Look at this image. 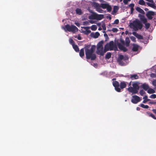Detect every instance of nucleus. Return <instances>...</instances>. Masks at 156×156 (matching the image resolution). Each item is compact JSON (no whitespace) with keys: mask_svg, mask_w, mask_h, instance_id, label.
Masks as SVG:
<instances>
[{"mask_svg":"<svg viewBox=\"0 0 156 156\" xmlns=\"http://www.w3.org/2000/svg\"><path fill=\"white\" fill-rule=\"evenodd\" d=\"M155 15V13L154 12L152 11H149L147 12L146 16L149 20H152L153 18L152 16H154Z\"/></svg>","mask_w":156,"mask_h":156,"instance_id":"nucleus-10","label":"nucleus"},{"mask_svg":"<svg viewBox=\"0 0 156 156\" xmlns=\"http://www.w3.org/2000/svg\"><path fill=\"white\" fill-rule=\"evenodd\" d=\"M104 36L105 37H107L108 38V36L107 35V34H104Z\"/></svg>","mask_w":156,"mask_h":156,"instance_id":"nucleus-55","label":"nucleus"},{"mask_svg":"<svg viewBox=\"0 0 156 156\" xmlns=\"http://www.w3.org/2000/svg\"><path fill=\"white\" fill-rule=\"evenodd\" d=\"M76 14L79 15H81L83 13L80 9L77 8L76 10Z\"/></svg>","mask_w":156,"mask_h":156,"instance_id":"nucleus-22","label":"nucleus"},{"mask_svg":"<svg viewBox=\"0 0 156 156\" xmlns=\"http://www.w3.org/2000/svg\"><path fill=\"white\" fill-rule=\"evenodd\" d=\"M146 102H147L146 99H144L143 101V103H145Z\"/></svg>","mask_w":156,"mask_h":156,"instance_id":"nucleus-54","label":"nucleus"},{"mask_svg":"<svg viewBox=\"0 0 156 156\" xmlns=\"http://www.w3.org/2000/svg\"><path fill=\"white\" fill-rule=\"evenodd\" d=\"M92 13L88 17V18L90 20H101L104 17L103 14H98L94 12H92Z\"/></svg>","mask_w":156,"mask_h":156,"instance_id":"nucleus-6","label":"nucleus"},{"mask_svg":"<svg viewBox=\"0 0 156 156\" xmlns=\"http://www.w3.org/2000/svg\"><path fill=\"white\" fill-rule=\"evenodd\" d=\"M122 0H120V2H121L122 1Z\"/></svg>","mask_w":156,"mask_h":156,"instance_id":"nucleus-64","label":"nucleus"},{"mask_svg":"<svg viewBox=\"0 0 156 156\" xmlns=\"http://www.w3.org/2000/svg\"><path fill=\"white\" fill-rule=\"evenodd\" d=\"M84 48H82V49H80V52H79L80 56L81 57H83L84 55Z\"/></svg>","mask_w":156,"mask_h":156,"instance_id":"nucleus-24","label":"nucleus"},{"mask_svg":"<svg viewBox=\"0 0 156 156\" xmlns=\"http://www.w3.org/2000/svg\"><path fill=\"white\" fill-rule=\"evenodd\" d=\"M106 9H107V11L109 12H110L111 11L112 9V8L111 6L109 4H108Z\"/></svg>","mask_w":156,"mask_h":156,"instance_id":"nucleus-31","label":"nucleus"},{"mask_svg":"<svg viewBox=\"0 0 156 156\" xmlns=\"http://www.w3.org/2000/svg\"><path fill=\"white\" fill-rule=\"evenodd\" d=\"M136 10L139 12L143 14H145V12L140 7H137L136 8Z\"/></svg>","mask_w":156,"mask_h":156,"instance_id":"nucleus-21","label":"nucleus"},{"mask_svg":"<svg viewBox=\"0 0 156 156\" xmlns=\"http://www.w3.org/2000/svg\"><path fill=\"white\" fill-rule=\"evenodd\" d=\"M148 98V97L147 95H145L143 98V99H146Z\"/></svg>","mask_w":156,"mask_h":156,"instance_id":"nucleus-53","label":"nucleus"},{"mask_svg":"<svg viewBox=\"0 0 156 156\" xmlns=\"http://www.w3.org/2000/svg\"><path fill=\"white\" fill-rule=\"evenodd\" d=\"M131 0H123V2L125 5L127 4L128 2H130Z\"/></svg>","mask_w":156,"mask_h":156,"instance_id":"nucleus-44","label":"nucleus"},{"mask_svg":"<svg viewBox=\"0 0 156 156\" xmlns=\"http://www.w3.org/2000/svg\"><path fill=\"white\" fill-rule=\"evenodd\" d=\"M119 20L116 19L114 21V23L113 24H117L119 23Z\"/></svg>","mask_w":156,"mask_h":156,"instance_id":"nucleus-42","label":"nucleus"},{"mask_svg":"<svg viewBox=\"0 0 156 156\" xmlns=\"http://www.w3.org/2000/svg\"><path fill=\"white\" fill-rule=\"evenodd\" d=\"M89 22H90V23H94V21L90 20Z\"/></svg>","mask_w":156,"mask_h":156,"instance_id":"nucleus-56","label":"nucleus"},{"mask_svg":"<svg viewBox=\"0 0 156 156\" xmlns=\"http://www.w3.org/2000/svg\"><path fill=\"white\" fill-rule=\"evenodd\" d=\"M140 101V99L139 97L137 95H134L132 96L131 99V102L134 104H136Z\"/></svg>","mask_w":156,"mask_h":156,"instance_id":"nucleus-9","label":"nucleus"},{"mask_svg":"<svg viewBox=\"0 0 156 156\" xmlns=\"http://www.w3.org/2000/svg\"><path fill=\"white\" fill-rule=\"evenodd\" d=\"M139 47V46L137 45H136V44L133 45V48L132 49V50L133 51H137Z\"/></svg>","mask_w":156,"mask_h":156,"instance_id":"nucleus-23","label":"nucleus"},{"mask_svg":"<svg viewBox=\"0 0 156 156\" xmlns=\"http://www.w3.org/2000/svg\"><path fill=\"white\" fill-rule=\"evenodd\" d=\"M140 93L141 96H143L145 93V92L143 90H140Z\"/></svg>","mask_w":156,"mask_h":156,"instance_id":"nucleus-39","label":"nucleus"},{"mask_svg":"<svg viewBox=\"0 0 156 156\" xmlns=\"http://www.w3.org/2000/svg\"><path fill=\"white\" fill-rule=\"evenodd\" d=\"M108 18H109L110 20L111 19V16L110 15L109 17H108Z\"/></svg>","mask_w":156,"mask_h":156,"instance_id":"nucleus-59","label":"nucleus"},{"mask_svg":"<svg viewBox=\"0 0 156 156\" xmlns=\"http://www.w3.org/2000/svg\"><path fill=\"white\" fill-rule=\"evenodd\" d=\"M147 113L148 115L149 116L152 117L154 119H156V117L152 113L147 112Z\"/></svg>","mask_w":156,"mask_h":156,"instance_id":"nucleus-27","label":"nucleus"},{"mask_svg":"<svg viewBox=\"0 0 156 156\" xmlns=\"http://www.w3.org/2000/svg\"><path fill=\"white\" fill-rule=\"evenodd\" d=\"M103 43L104 41H100L97 45L96 53L98 55H100L101 56L104 55V53L107 51L106 49H105V48L104 50L103 46Z\"/></svg>","mask_w":156,"mask_h":156,"instance_id":"nucleus-4","label":"nucleus"},{"mask_svg":"<svg viewBox=\"0 0 156 156\" xmlns=\"http://www.w3.org/2000/svg\"><path fill=\"white\" fill-rule=\"evenodd\" d=\"M128 31H127V30H126V31H125V34H128Z\"/></svg>","mask_w":156,"mask_h":156,"instance_id":"nucleus-61","label":"nucleus"},{"mask_svg":"<svg viewBox=\"0 0 156 156\" xmlns=\"http://www.w3.org/2000/svg\"><path fill=\"white\" fill-rule=\"evenodd\" d=\"M145 25V28L146 29H148L150 27V24L149 23H147V22L145 23H144Z\"/></svg>","mask_w":156,"mask_h":156,"instance_id":"nucleus-33","label":"nucleus"},{"mask_svg":"<svg viewBox=\"0 0 156 156\" xmlns=\"http://www.w3.org/2000/svg\"><path fill=\"white\" fill-rule=\"evenodd\" d=\"M130 92L132 93L133 94H136L138 93V91L136 90H134L133 87H130L127 89Z\"/></svg>","mask_w":156,"mask_h":156,"instance_id":"nucleus-14","label":"nucleus"},{"mask_svg":"<svg viewBox=\"0 0 156 156\" xmlns=\"http://www.w3.org/2000/svg\"><path fill=\"white\" fill-rule=\"evenodd\" d=\"M135 4L134 3H131L129 5V7L130 8H133L134 7Z\"/></svg>","mask_w":156,"mask_h":156,"instance_id":"nucleus-41","label":"nucleus"},{"mask_svg":"<svg viewBox=\"0 0 156 156\" xmlns=\"http://www.w3.org/2000/svg\"><path fill=\"white\" fill-rule=\"evenodd\" d=\"M129 26L130 28L136 31L139 30L141 29L143 25L139 20L136 19L130 23Z\"/></svg>","mask_w":156,"mask_h":156,"instance_id":"nucleus-3","label":"nucleus"},{"mask_svg":"<svg viewBox=\"0 0 156 156\" xmlns=\"http://www.w3.org/2000/svg\"><path fill=\"white\" fill-rule=\"evenodd\" d=\"M101 27L104 30H106L105 25V24H103L102 25Z\"/></svg>","mask_w":156,"mask_h":156,"instance_id":"nucleus-45","label":"nucleus"},{"mask_svg":"<svg viewBox=\"0 0 156 156\" xmlns=\"http://www.w3.org/2000/svg\"><path fill=\"white\" fill-rule=\"evenodd\" d=\"M111 53L110 52H108L106 53V54L105 56L106 59H109L111 58Z\"/></svg>","mask_w":156,"mask_h":156,"instance_id":"nucleus-29","label":"nucleus"},{"mask_svg":"<svg viewBox=\"0 0 156 156\" xmlns=\"http://www.w3.org/2000/svg\"><path fill=\"white\" fill-rule=\"evenodd\" d=\"M150 98H151L155 99L156 98V94H152L150 96Z\"/></svg>","mask_w":156,"mask_h":156,"instance_id":"nucleus-40","label":"nucleus"},{"mask_svg":"<svg viewBox=\"0 0 156 156\" xmlns=\"http://www.w3.org/2000/svg\"><path fill=\"white\" fill-rule=\"evenodd\" d=\"M134 10V8H130V14H133Z\"/></svg>","mask_w":156,"mask_h":156,"instance_id":"nucleus-49","label":"nucleus"},{"mask_svg":"<svg viewBox=\"0 0 156 156\" xmlns=\"http://www.w3.org/2000/svg\"><path fill=\"white\" fill-rule=\"evenodd\" d=\"M138 3L141 5H145V2L144 0H140Z\"/></svg>","mask_w":156,"mask_h":156,"instance_id":"nucleus-32","label":"nucleus"},{"mask_svg":"<svg viewBox=\"0 0 156 156\" xmlns=\"http://www.w3.org/2000/svg\"><path fill=\"white\" fill-rule=\"evenodd\" d=\"M131 82H130L129 83V86H130L131 85Z\"/></svg>","mask_w":156,"mask_h":156,"instance_id":"nucleus-62","label":"nucleus"},{"mask_svg":"<svg viewBox=\"0 0 156 156\" xmlns=\"http://www.w3.org/2000/svg\"><path fill=\"white\" fill-rule=\"evenodd\" d=\"M147 92L149 94H153L155 93V91L152 88H149Z\"/></svg>","mask_w":156,"mask_h":156,"instance_id":"nucleus-30","label":"nucleus"},{"mask_svg":"<svg viewBox=\"0 0 156 156\" xmlns=\"http://www.w3.org/2000/svg\"><path fill=\"white\" fill-rule=\"evenodd\" d=\"M69 42L72 45V46L73 45H75V42L73 41V40L72 39H69Z\"/></svg>","mask_w":156,"mask_h":156,"instance_id":"nucleus-37","label":"nucleus"},{"mask_svg":"<svg viewBox=\"0 0 156 156\" xmlns=\"http://www.w3.org/2000/svg\"><path fill=\"white\" fill-rule=\"evenodd\" d=\"M136 110L138 111H139L140 110V108L139 107H137Z\"/></svg>","mask_w":156,"mask_h":156,"instance_id":"nucleus-57","label":"nucleus"},{"mask_svg":"<svg viewBox=\"0 0 156 156\" xmlns=\"http://www.w3.org/2000/svg\"><path fill=\"white\" fill-rule=\"evenodd\" d=\"M65 28L66 30L69 32H72L73 33H75L78 31V28L76 26L73 25L70 26L69 24H66L65 26Z\"/></svg>","mask_w":156,"mask_h":156,"instance_id":"nucleus-7","label":"nucleus"},{"mask_svg":"<svg viewBox=\"0 0 156 156\" xmlns=\"http://www.w3.org/2000/svg\"><path fill=\"white\" fill-rule=\"evenodd\" d=\"M117 45L118 46L119 48L121 50L123 51L124 52L126 51L127 49L123 46L124 45L122 44H121L118 42Z\"/></svg>","mask_w":156,"mask_h":156,"instance_id":"nucleus-11","label":"nucleus"},{"mask_svg":"<svg viewBox=\"0 0 156 156\" xmlns=\"http://www.w3.org/2000/svg\"><path fill=\"white\" fill-rule=\"evenodd\" d=\"M120 41L122 44H123V45L125 44V41L123 40L122 39H120Z\"/></svg>","mask_w":156,"mask_h":156,"instance_id":"nucleus-48","label":"nucleus"},{"mask_svg":"<svg viewBox=\"0 0 156 156\" xmlns=\"http://www.w3.org/2000/svg\"><path fill=\"white\" fill-rule=\"evenodd\" d=\"M138 17L140 18V21L143 23H145L147 22V19L145 18L144 16L139 14L138 15Z\"/></svg>","mask_w":156,"mask_h":156,"instance_id":"nucleus-12","label":"nucleus"},{"mask_svg":"<svg viewBox=\"0 0 156 156\" xmlns=\"http://www.w3.org/2000/svg\"><path fill=\"white\" fill-rule=\"evenodd\" d=\"M73 47L76 52H78L79 51V49L77 45L75 44L73 46Z\"/></svg>","mask_w":156,"mask_h":156,"instance_id":"nucleus-28","label":"nucleus"},{"mask_svg":"<svg viewBox=\"0 0 156 156\" xmlns=\"http://www.w3.org/2000/svg\"><path fill=\"white\" fill-rule=\"evenodd\" d=\"M108 4V3H99L93 2L92 3V6L98 12L100 13H103L104 11L101 8L105 9H106Z\"/></svg>","mask_w":156,"mask_h":156,"instance_id":"nucleus-2","label":"nucleus"},{"mask_svg":"<svg viewBox=\"0 0 156 156\" xmlns=\"http://www.w3.org/2000/svg\"><path fill=\"white\" fill-rule=\"evenodd\" d=\"M91 35L95 38H97L100 35V34L98 32H96L95 33H92L91 34Z\"/></svg>","mask_w":156,"mask_h":156,"instance_id":"nucleus-20","label":"nucleus"},{"mask_svg":"<svg viewBox=\"0 0 156 156\" xmlns=\"http://www.w3.org/2000/svg\"><path fill=\"white\" fill-rule=\"evenodd\" d=\"M152 111L156 115V109H153L152 110Z\"/></svg>","mask_w":156,"mask_h":156,"instance_id":"nucleus-51","label":"nucleus"},{"mask_svg":"<svg viewBox=\"0 0 156 156\" xmlns=\"http://www.w3.org/2000/svg\"><path fill=\"white\" fill-rule=\"evenodd\" d=\"M126 47H128L129 45L130 41L129 37H127L126 38Z\"/></svg>","mask_w":156,"mask_h":156,"instance_id":"nucleus-26","label":"nucleus"},{"mask_svg":"<svg viewBox=\"0 0 156 156\" xmlns=\"http://www.w3.org/2000/svg\"><path fill=\"white\" fill-rule=\"evenodd\" d=\"M85 51L86 58L87 59H90L91 60H94L96 58V55L94 54L96 49L95 45L91 46L90 44L85 45Z\"/></svg>","mask_w":156,"mask_h":156,"instance_id":"nucleus-1","label":"nucleus"},{"mask_svg":"<svg viewBox=\"0 0 156 156\" xmlns=\"http://www.w3.org/2000/svg\"><path fill=\"white\" fill-rule=\"evenodd\" d=\"M97 26L95 25H93L91 27V30H92L95 31L97 29Z\"/></svg>","mask_w":156,"mask_h":156,"instance_id":"nucleus-34","label":"nucleus"},{"mask_svg":"<svg viewBox=\"0 0 156 156\" xmlns=\"http://www.w3.org/2000/svg\"><path fill=\"white\" fill-rule=\"evenodd\" d=\"M140 106L141 107H142L144 108H149V107L147 105H145L144 104H142L140 105Z\"/></svg>","mask_w":156,"mask_h":156,"instance_id":"nucleus-35","label":"nucleus"},{"mask_svg":"<svg viewBox=\"0 0 156 156\" xmlns=\"http://www.w3.org/2000/svg\"><path fill=\"white\" fill-rule=\"evenodd\" d=\"M112 84L116 91L119 92H121V89L119 87V83L118 82L116 81H113Z\"/></svg>","mask_w":156,"mask_h":156,"instance_id":"nucleus-8","label":"nucleus"},{"mask_svg":"<svg viewBox=\"0 0 156 156\" xmlns=\"http://www.w3.org/2000/svg\"><path fill=\"white\" fill-rule=\"evenodd\" d=\"M121 89H123L125 88L126 86V82L124 81H122L119 84Z\"/></svg>","mask_w":156,"mask_h":156,"instance_id":"nucleus-19","label":"nucleus"},{"mask_svg":"<svg viewBox=\"0 0 156 156\" xmlns=\"http://www.w3.org/2000/svg\"><path fill=\"white\" fill-rule=\"evenodd\" d=\"M133 34L137 38L140 39H143V37L141 35L139 34L136 32H133Z\"/></svg>","mask_w":156,"mask_h":156,"instance_id":"nucleus-16","label":"nucleus"},{"mask_svg":"<svg viewBox=\"0 0 156 156\" xmlns=\"http://www.w3.org/2000/svg\"><path fill=\"white\" fill-rule=\"evenodd\" d=\"M130 78L132 80H136L138 79L139 76L136 74L131 75Z\"/></svg>","mask_w":156,"mask_h":156,"instance_id":"nucleus-18","label":"nucleus"},{"mask_svg":"<svg viewBox=\"0 0 156 156\" xmlns=\"http://www.w3.org/2000/svg\"><path fill=\"white\" fill-rule=\"evenodd\" d=\"M77 39L78 40H81V37L80 36H79L77 37Z\"/></svg>","mask_w":156,"mask_h":156,"instance_id":"nucleus-52","label":"nucleus"},{"mask_svg":"<svg viewBox=\"0 0 156 156\" xmlns=\"http://www.w3.org/2000/svg\"><path fill=\"white\" fill-rule=\"evenodd\" d=\"M146 100H147V102L148 101H149L150 100V99H148V98H147V99H146Z\"/></svg>","mask_w":156,"mask_h":156,"instance_id":"nucleus-60","label":"nucleus"},{"mask_svg":"<svg viewBox=\"0 0 156 156\" xmlns=\"http://www.w3.org/2000/svg\"><path fill=\"white\" fill-rule=\"evenodd\" d=\"M152 84L155 87V88L156 89V80H154L153 81Z\"/></svg>","mask_w":156,"mask_h":156,"instance_id":"nucleus-43","label":"nucleus"},{"mask_svg":"<svg viewBox=\"0 0 156 156\" xmlns=\"http://www.w3.org/2000/svg\"><path fill=\"white\" fill-rule=\"evenodd\" d=\"M82 28H84V29H86V31H85V34H88L90 33L91 31L90 30H88V27H82Z\"/></svg>","mask_w":156,"mask_h":156,"instance_id":"nucleus-25","label":"nucleus"},{"mask_svg":"<svg viewBox=\"0 0 156 156\" xmlns=\"http://www.w3.org/2000/svg\"><path fill=\"white\" fill-rule=\"evenodd\" d=\"M139 83V82H135L133 83L132 86L134 88V90H136L137 91H138V90L139 89L140 87L138 85Z\"/></svg>","mask_w":156,"mask_h":156,"instance_id":"nucleus-13","label":"nucleus"},{"mask_svg":"<svg viewBox=\"0 0 156 156\" xmlns=\"http://www.w3.org/2000/svg\"><path fill=\"white\" fill-rule=\"evenodd\" d=\"M75 24L78 27L80 26V24L78 22H75Z\"/></svg>","mask_w":156,"mask_h":156,"instance_id":"nucleus-50","label":"nucleus"},{"mask_svg":"<svg viewBox=\"0 0 156 156\" xmlns=\"http://www.w3.org/2000/svg\"><path fill=\"white\" fill-rule=\"evenodd\" d=\"M144 10L145 11H147L148 10V9L147 8H146L144 9Z\"/></svg>","mask_w":156,"mask_h":156,"instance_id":"nucleus-58","label":"nucleus"},{"mask_svg":"<svg viewBox=\"0 0 156 156\" xmlns=\"http://www.w3.org/2000/svg\"><path fill=\"white\" fill-rule=\"evenodd\" d=\"M105 48L107 51L109 49L110 51L114 49L115 51H117L118 50L117 45L115 44H114V42L113 41H111L109 44H106L105 46Z\"/></svg>","mask_w":156,"mask_h":156,"instance_id":"nucleus-5","label":"nucleus"},{"mask_svg":"<svg viewBox=\"0 0 156 156\" xmlns=\"http://www.w3.org/2000/svg\"><path fill=\"white\" fill-rule=\"evenodd\" d=\"M124 58V56L122 55H120L119 56L118 61L119 62H120V61L122 60Z\"/></svg>","mask_w":156,"mask_h":156,"instance_id":"nucleus-38","label":"nucleus"},{"mask_svg":"<svg viewBox=\"0 0 156 156\" xmlns=\"http://www.w3.org/2000/svg\"><path fill=\"white\" fill-rule=\"evenodd\" d=\"M131 39L133 41L135 42L136 41V38L134 37H131Z\"/></svg>","mask_w":156,"mask_h":156,"instance_id":"nucleus-46","label":"nucleus"},{"mask_svg":"<svg viewBox=\"0 0 156 156\" xmlns=\"http://www.w3.org/2000/svg\"><path fill=\"white\" fill-rule=\"evenodd\" d=\"M98 29L99 30H101V28L100 27V28H99Z\"/></svg>","mask_w":156,"mask_h":156,"instance_id":"nucleus-63","label":"nucleus"},{"mask_svg":"<svg viewBox=\"0 0 156 156\" xmlns=\"http://www.w3.org/2000/svg\"><path fill=\"white\" fill-rule=\"evenodd\" d=\"M141 87L144 90H147L149 89V86L148 84H147L146 83H144L142 85Z\"/></svg>","mask_w":156,"mask_h":156,"instance_id":"nucleus-17","label":"nucleus"},{"mask_svg":"<svg viewBox=\"0 0 156 156\" xmlns=\"http://www.w3.org/2000/svg\"><path fill=\"white\" fill-rule=\"evenodd\" d=\"M149 104H155L156 105V101H151L149 102Z\"/></svg>","mask_w":156,"mask_h":156,"instance_id":"nucleus-47","label":"nucleus"},{"mask_svg":"<svg viewBox=\"0 0 156 156\" xmlns=\"http://www.w3.org/2000/svg\"><path fill=\"white\" fill-rule=\"evenodd\" d=\"M112 31L113 32H117L118 31V30L117 28H113L112 30H108V31Z\"/></svg>","mask_w":156,"mask_h":156,"instance_id":"nucleus-36","label":"nucleus"},{"mask_svg":"<svg viewBox=\"0 0 156 156\" xmlns=\"http://www.w3.org/2000/svg\"><path fill=\"white\" fill-rule=\"evenodd\" d=\"M119 9V8L117 6H114L113 7V10L112 12V14L113 15H115Z\"/></svg>","mask_w":156,"mask_h":156,"instance_id":"nucleus-15","label":"nucleus"}]
</instances>
